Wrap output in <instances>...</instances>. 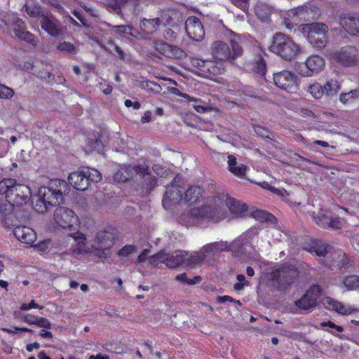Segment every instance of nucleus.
Segmentation results:
<instances>
[{"instance_id": "58", "label": "nucleus", "mask_w": 359, "mask_h": 359, "mask_svg": "<svg viewBox=\"0 0 359 359\" xmlns=\"http://www.w3.org/2000/svg\"><path fill=\"white\" fill-rule=\"evenodd\" d=\"M25 11L30 17H38L39 18V16L41 15L40 14V8L38 6H29L26 5Z\"/></svg>"}, {"instance_id": "9", "label": "nucleus", "mask_w": 359, "mask_h": 359, "mask_svg": "<svg viewBox=\"0 0 359 359\" xmlns=\"http://www.w3.org/2000/svg\"><path fill=\"white\" fill-rule=\"evenodd\" d=\"M116 236V233L114 229L97 232L91 244L92 251L100 258L109 257V249L114 245Z\"/></svg>"}, {"instance_id": "39", "label": "nucleus", "mask_w": 359, "mask_h": 359, "mask_svg": "<svg viewBox=\"0 0 359 359\" xmlns=\"http://www.w3.org/2000/svg\"><path fill=\"white\" fill-rule=\"evenodd\" d=\"M332 248L325 243H316L311 247L308 250L311 252H315L319 257H324L327 259L330 256Z\"/></svg>"}, {"instance_id": "24", "label": "nucleus", "mask_w": 359, "mask_h": 359, "mask_svg": "<svg viewBox=\"0 0 359 359\" xmlns=\"http://www.w3.org/2000/svg\"><path fill=\"white\" fill-rule=\"evenodd\" d=\"M29 194V188L27 186L16 183L13 188V195L8 200L17 204H21L26 202Z\"/></svg>"}, {"instance_id": "59", "label": "nucleus", "mask_w": 359, "mask_h": 359, "mask_svg": "<svg viewBox=\"0 0 359 359\" xmlns=\"http://www.w3.org/2000/svg\"><path fill=\"white\" fill-rule=\"evenodd\" d=\"M231 2L242 11H245L249 7V0H231Z\"/></svg>"}, {"instance_id": "19", "label": "nucleus", "mask_w": 359, "mask_h": 359, "mask_svg": "<svg viewBox=\"0 0 359 359\" xmlns=\"http://www.w3.org/2000/svg\"><path fill=\"white\" fill-rule=\"evenodd\" d=\"M13 234L19 241L29 245H32L36 240V233L34 230L26 226H15Z\"/></svg>"}, {"instance_id": "22", "label": "nucleus", "mask_w": 359, "mask_h": 359, "mask_svg": "<svg viewBox=\"0 0 359 359\" xmlns=\"http://www.w3.org/2000/svg\"><path fill=\"white\" fill-rule=\"evenodd\" d=\"M319 15L318 7L313 3L301 6L295 9H292L289 12V15H299L304 18L314 19Z\"/></svg>"}, {"instance_id": "23", "label": "nucleus", "mask_w": 359, "mask_h": 359, "mask_svg": "<svg viewBox=\"0 0 359 359\" xmlns=\"http://www.w3.org/2000/svg\"><path fill=\"white\" fill-rule=\"evenodd\" d=\"M13 26L15 34L18 38L30 43H34L35 42L34 36L26 30L25 23L22 20L16 18L13 22Z\"/></svg>"}, {"instance_id": "57", "label": "nucleus", "mask_w": 359, "mask_h": 359, "mask_svg": "<svg viewBox=\"0 0 359 359\" xmlns=\"http://www.w3.org/2000/svg\"><path fill=\"white\" fill-rule=\"evenodd\" d=\"M34 325L41 328L50 329L51 327L50 321L43 317H38L36 320H35Z\"/></svg>"}, {"instance_id": "20", "label": "nucleus", "mask_w": 359, "mask_h": 359, "mask_svg": "<svg viewBox=\"0 0 359 359\" xmlns=\"http://www.w3.org/2000/svg\"><path fill=\"white\" fill-rule=\"evenodd\" d=\"M340 25L352 35L359 36V15H344L340 17Z\"/></svg>"}, {"instance_id": "37", "label": "nucleus", "mask_w": 359, "mask_h": 359, "mask_svg": "<svg viewBox=\"0 0 359 359\" xmlns=\"http://www.w3.org/2000/svg\"><path fill=\"white\" fill-rule=\"evenodd\" d=\"M255 12L262 21H266L271 13V8L265 3L258 2L255 6Z\"/></svg>"}, {"instance_id": "47", "label": "nucleus", "mask_w": 359, "mask_h": 359, "mask_svg": "<svg viewBox=\"0 0 359 359\" xmlns=\"http://www.w3.org/2000/svg\"><path fill=\"white\" fill-rule=\"evenodd\" d=\"M57 48L60 51L66 52L71 54H75L76 53V46L74 44L67 41L60 43L57 46Z\"/></svg>"}, {"instance_id": "11", "label": "nucleus", "mask_w": 359, "mask_h": 359, "mask_svg": "<svg viewBox=\"0 0 359 359\" xmlns=\"http://www.w3.org/2000/svg\"><path fill=\"white\" fill-rule=\"evenodd\" d=\"M53 219L55 223L63 229H71L79 224V217L75 212L67 208L59 207L54 211Z\"/></svg>"}, {"instance_id": "51", "label": "nucleus", "mask_w": 359, "mask_h": 359, "mask_svg": "<svg viewBox=\"0 0 359 359\" xmlns=\"http://www.w3.org/2000/svg\"><path fill=\"white\" fill-rule=\"evenodd\" d=\"M162 259H163V252H160L149 257L148 263L153 266H158L160 263H162Z\"/></svg>"}, {"instance_id": "17", "label": "nucleus", "mask_w": 359, "mask_h": 359, "mask_svg": "<svg viewBox=\"0 0 359 359\" xmlns=\"http://www.w3.org/2000/svg\"><path fill=\"white\" fill-rule=\"evenodd\" d=\"M333 58L344 66L355 65L358 63V50L353 47H344L334 53Z\"/></svg>"}, {"instance_id": "42", "label": "nucleus", "mask_w": 359, "mask_h": 359, "mask_svg": "<svg viewBox=\"0 0 359 359\" xmlns=\"http://www.w3.org/2000/svg\"><path fill=\"white\" fill-rule=\"evenodd\" d=\"M344 285L348 290H359V276L351 275L344 279Z\"/></svg>"}, {"instance_id": "4", "label": "nucleus", "mask_w": 359, "mask_h": 359, "mask_svg": "<svg viewBox=\"0 0 359 359\" xmlns=\"http://www.w3.org/2000/svg\"><path fill=\"white\" fill-rule=\"evenodd\" d=\"M270 48L272 52L286 60L295 58L301 53L300 46L290 37L282 33H276L273 36V43Z\"/></svg>"}, {"instance_id": "29", "label": "nucleus", "mask_w": 359, "mask_h": 359, "mask_svg": "<svg viewBox=\"0 0 359 359\" xmlns=\"http://www.w3.org/2000/svg\"><path fill=\"white\" fill-rule=\"evenodd\" d=\"M205 65V68L202 74L205 77L210 79H214V76L220 74L224 72V67L221 63L218 64L212 60H207Z\"/></svg>"}, {"instance_id": "55", "label": "nucleus", "mask_w": 359, "mask_h": 359, "mask_svg": "<svg viewBox=\"0 0 359 359\" xmlns=\"http://www.w3.org/2000/svg\"><path fill=\"white\" fill-rule=\"evenodd\" d=\"M238 282L233 285V288L236 290H242L245 285H248V282L245 280V278L243 275L239 274L237 276Z\"/></svg>"}, {"instance_id": "16", "label": "nucleus", "mask_w": 359, "mask_h": 359, "mask_svg": "<svg viewBox=\"0 0 359 359\" xmlns=\"http://www.w3.org/2000/svg\"><path fill=\"white\" fill-rule=\"evenodd\" d=\"M186 32L189 37L194 41H200L205 36V30L198 18L191 16L185 22Z\"/></svg>"}, {"instance_id": "43", "label": "nucleus", "mask_w": 359, "mask_h": 359, "mask_svg": "<svg viewBox=\"0 0 359 359\" xmlns=\"http://www.w3.org/2000/svg\"><path fill=\"white\" fill-rule=\"evenodd\" d=\"M252 215L256 220L261 222H273L275 220V217L272 215L261 210H256L252 212Z\"/></svg>"}, {"instance_id": "25", "label": "nucleus", "mask_w": 359, "mask_h": 359, "mask_svg": "<svg viewBox=\"0 0 359 359\" xmlns=\"http://www.w3.org/2000/svg\"><path fill=\"white\" fill-rule=\"evenodd\" d=\"M158 50L161 51L163 55L170 58L182 59L187 56V53L184 50L168 43H161V47L158 48Z\"/></svg>"}, {"instance_id": "12", "label": "nucleus", "mask_w": 359, "mask_h": 359, "mask_svg": "<svg viewBox=\"0 0 359 359\" xmlns=\"http://www.w3.org/2000/svg\"><path fill=\"white\" fill-rule=\"evenodd\" d=\"M275 85L287 91H294L297 88L298 78L294 73L283 70L273 74Z\"/></svg>"}, {"instance_id": "26", "label": "nucleus", "mask_w": 359, "mask_h": 359, "mask_svg": "<svg viewBox=\"0 0 359 359\" xmlns=\"http://www.w3.org/2000/svg\"><path fill=\"white\" fill-rule=\"evenodd\" d=\"M227 158L229 170L238 177L243 178L248 168V166L243 163H238L236 158L233 155H229Z\"/></svg>"}, {"instance_id": "6", "label": "nucleus", "mask_w": 359, "mask_h": 359, "mask_svg": "<svg viewBox=\"0 0 359 359\" xmlns=\"http://www.w3.org/2000/svg\"><path fill=\"white\" fill-rule=\"evenodd\" d=\"M242 53V48L238 43L236 36L231 40L229 45L222 41H216L211 46L212 57L219 61L234 60L241 55Z\"/></svg>"}, {"instance_id": "18", "label": "nucleus", "mask_w": 359, "mask_h": 359, "mask_svg": "<svg viewBox=\"0 0 359 359\" xmlns=\"http://www.w3.org/2000/svg\"><path fill=\"white\" fill-rule=\"evenodd\" d=\"M41 28L51 36H57L62 33L60 23L51 14L43 13L39 16Z\"/></svg>"}, {"instance_id": "61", "label": "nucleus", "mask_w": 359, "mask_h": 359, "mask_svg": "<svg viewBox=\"0 0 359 359\" xmlns=\"http://www.w3.org/2000/svg\"><path fill=\"white\" fill-rule=\"evenodd\" d=\"M207 63V60H202L199 59H193L192 60V65L194 67H198L202 72H203L204 69L205 68V65Z\"/></svg>"}, {"instance_id": "30", "label": "nucleus", "mask_w": 359, "mask_h": 359, "mask_svg": "<svg viewBox=\"0 0 359 359\" xmlns=\"http://www.w3.org/2000/svg\"><path fill=\"white\" fill-rule=\"evenodd\" d=\"M325 95L328 98L336 97L341 90V83L334 79H328L323 85Z\"/></svg>"}, {"instance_id": "52", "label": "nucleus", "mask_w": 359, "mask_h": 359, "mask_svg": "<svg viewBox=\"0 0 359 359\" xmlns=\"http://www.w3.org/2000/svg\"><path fill=\"white\" fill-rule=\"evenodd\" d=\"M14 92L13 90L7 87L5 85L0 83V98L1 99H8L12 97L13 95Z\"/></svg>"}, {"instance_id": "44", "label": "nucleus", "mask_w": 359, "mask_h": 359, "mask_svg": "<svg viewBox=\"0 0 359 359\" xmlns=\"http://www.w3.org/2000/svg\"><path fill=\"white\" fill-rule=\"evenodd\" d=\"M193 108L200 114H203L208 111H210L213 108L205 102L201 100L197 99L192 104Z\"/></svg>"}, {"instance_id": "5", "label": "nucleus", "mask_w": 359, "mask_h": 359, "mask_svg": "<svg viewBox=\"0 0 359 359\" xmlns=\"http://www.w3.org/2000/svg\"><path fill=\"white\" fill-rule=\"evenodd\" d=\"M298 276L299 272L294 267L283 266L272 269L268 280L278 290L285 291L295 283Z\"/></svg>"}, {"instance_id": "35", "label": "nucleus", "mask_w": 359, "mask_h": 359, "mask_svg": "<svg viewBox=\"0 0 359 359\" xmlns=\"http://www.w3.org/2000/svg\"><path fill=\"white\" fill-rule=\"evenodd\" d=\"M16 184L14 179H4L0 182V194H4L7 199L13 195V188Z\"/></svg>"}, {"instance_id": "46", "label": "nucleus", "mask_w": 359, "mask_h": 359, "mask_svg": "<svg viewBox=\"0 0 359 359\" xmlns=\"http://www.w3.org/2000/svg\"><path fill=\"white\" fill-rule=\"evenodd\" d=\"M318 146H320L325 148L331 147L327 142L323 140H315L311 142L306 143V147L309 150L313 152L321 153V151L318 149Z\"/></svg>"}, {"instance_id": "54", "label": "nucleus", "mask_w": 359, "mask_h": 359, "mask_svg": "<svg viewBox=\"0 0 359 359\" xmlns=\"http://www.w3.org/2000/svg\"><path fill=\"white\" fill-rule=\"evenodd\" d=\"M32 309H42L43 306L36 304L34 300H32L29 304L23 303L20 306V312L26 311L30 310Z\"/></svg>"}, {"instance_id": "27", "label": "nucleus", "mask_w": 359, "mask_h": 359, "mask_svg": "<svg viewBox=\"0 0 359 359\" xmlns=\"http://www.w3.org/2000/svg\"><path fill=\"white\" fill-rule=\"evenodd\" d=\"M331 264L339 268H343L348 263V257L346 254L340 249H332V251L328 257Z\"/></svg>"}, {"instance_id": "32", "label": "nucleus", "mask_w": 359, "mask_h": 359, "mask_svg": "<svg viewBox=\"0 0 359 359\" xmlns=\"http://www.w3.org/2000/svg\"><path fill=\"white\" fill-rule=\"evenodd\" d=\"M111 30L127 39H130V37L137 39L140 36V34L130 25L113 26Z\"/></svg>"}, {"instance_id": "36", "label": "nucleus", "mask_w": 359, "mask_h": 359, "mask_svg": "<svg viewBox=\"0 0 359 359\" xmlns=\"http://www.w3.org/2000/svg\"><path fill=\"white\" fill-rule=\"evenodd\" d=\"M250 68L253 72L264 76L266 68V63L261 55H257L252 60L248 63Z\"/></svg>"}, {"instance_id": "49", "label": "nucleus", "mask_w": 359, "mask_h": 359, "mask_svg": "<svg viewBox=\"0 0 359 359\" xmlns=\"http://www.w3.org/2000/svg\"><path fill=\"white\" fill-rule=\"evenodd\" d=\"M137 251V248L133 245H126L120 249L117 253L119 257H128Z\"/></svg>"}, {"instance_id": "31", "label": "nucleus", "mask_w": 359, "mask_h": 359, "mask_svg": "<svg viewBox=\"0 0 359 359\" xmlns=\"http://www.w3.org/2000/svg\"><path fill=\"white\" fill-rule=\"evenodd\" d=\"M205 251L202 250L201 252H195L189 253L185 252L186 255L184 256V264L190 266H194L202 262L205 258Z\"/></svg>"}, {"instance_id": "28", "label": "nucleus", "mask_w": 359, "mask_h": 359, "mask_svg": "<svg viewBox=\"0 0 359 359\" xmlns=\"http://www.w3.org/2000/svg\"><path fill=\"white\" fill-rule=\"evenodd\" d=\"M184 251H176L172 254L166 255L163 253V259L162 263L165 264L169 268H175L181 264H184Z\"/></svg>"}, {"instance_id": "38", "label": "nucleus", "mask_w": 359, "mask_h": 359, "mask_svg": "<svg viewBox=\"0 0 359 359\" xmlns=\"http://www.w3.org/2000/svg\"><path fill=\"white\" fill-rule=\"evenodd\" d=\"M359 98V90L354 89L347 93H341L339 100L343 104H351Z\"/></svg>"}, {"instance_id": "62", "label": "nucleus", "mask_w": 359, "mask_h": 359, "mask_svg": "<svg viewBox=\"0 0 359 359\" xmlns=\"http://www.w3.org/2000/svg\"><path fill=\"white\" fill-rule=\"evenodd\" d=\"M217 302H221V303L226 302H234L235 304H236L239 306L241 305V303L238 300H235L231 297L227 296V295L218 297Z\"/></svg>"}, {"instance_id": "2", "label": "nucleus", "mask_w": 359, "mask_h": 359, "mask_svg": "<svg viewBox=\"0 0 359 359\" xmlns=\"http://www.w3.org/2000/svg\"><path fill=\"white\" fill-rule=\"evenodd\" d=\"M69 186L65 180L53 179L46 185L39 188L33 197V207L40 213H45L62 203L64 195L68 192Z\"/></svg>"}, {"instance_id": "13", "label": "nucleus", "mask_w": 359, "mask_h": 359, "mask_svg": "<svg viewBox=\"0 0 359 359\" xmlns=\"http://www.w3.org/2000/svg\"><path fill=\"white\" fill-rule=\"evenodd\" d=\"M306 69H300L299 74L304 77H309L322 72L325 66V59L318 55H311L304 62Z\"/></svg>"}, {"instance_id": "48", "label": "nucleus", "mask_w": 359, "mask_h": 359, "mask_svg": "<svg viewBox=\"0 0 359 359\" xmlns=\"http://www.w3.org/2000/svg\"><path fill=\"white\" fill-rule=\"evenodd\" d=\"M176 280L188 285H195L201 281V277L196 276L193 279H189L187 277L186 273H182L176 276Z\"/></svg>"}, {"instance_id": "21", "label": "nucleus", "mask_w": 359, "mask_h": 359, "mask_svg": "<svg viewBox=\"0 0 359 359\" xmlns=\"http://www.w3.org/2000/svg\"><path fill=\"white\" fill-rule=\"evenodd\" d=\"M322 302L327 309L334 311L342 315H349L355 311V309L350 305L344 304L328 297L323 298Z\"/></svg>"}, {"instance_id": "3", "label": "nucleus", "mask_w": 359, "mask_h": 359, "mask_svg": "<svg viewBox=\"0 0 359 359\" xmlns=\"http://www.w3.org/2000/svg\"><path fill=\"white\" fill-rule=\"evenodd\" d=\"M328 30V26L321 22L302 24L298 27V31L306 37L308 42L319 50L326 46Z\"/></svg>"}, {"instance_id": "56", "label": "nucleus", "mask_w": 359, "mask_h": 359, "mask_svg": "<svg viewBox=\"0 0 359 359\" xmlns=\"http://www.w3.org/2000/svg\"><path fill=\"white\" fill-rule=\"evenodd\" d=\"M344 220L339 217H336L334 218L331 217V222H330L329 229H341L344 226Z\"/></svg>"}, {"instance_id": "60", "label": "nucleus", "mask_w": 359, "mask_h": 359, "mask_svg": "<svg viewBox=\"0 0 359 359\" xmlns=\"http://www.w3.org/2000/svg\"><path fill=\"white\" fill-rule=\"evenodd\" d=\"M2 330L5 332L9 333V334H15L18 332H32V330L29 328L26 327H14L13 328H3Z\"/></svg>"}, {"instance_id": "53", "label": "nucleus", "mask_w": 359, "mask_h": 359, "mask_svg": "<svg viewBox=\"0 0 359 359\" xmlns=\"http://www.w3.org/2000/svg\"><path fill=\"white\" fill-rule=\"evenodd\" d=\"M320 326L323 327H329L330 328L333 329L334 330H329V332H330L332 334H335V331L337 332H341L344 330L342 327L337 325L333 322L330 320L321 323ZM327 330L328 331V330Z\"/></svg>"}, {"instance_id": "63", "label": "nucleus", "mask_w": 359, "mask_h": 359, "mask_svg": "<svg viewBox=\"0 0 359 359\" xmlns=\"http://www.w3.org/2000/svg\"><path fill=\"white\" fill-rule=\"evenodd\" d=\"M50 245L51 242L50 241H44L39 243L37 248L39 250L45 252L48 249Z\"/></svg>"}, {"instance_id": "40", "label": "nucleus", "mask_w": 359, "mask_h": 359, "mask_svg": "<svg viewBox=\"0 0 359 359\" xmlns=\"http://www.w3.org/2000/svg\"><path fill=\"white\" fill-rule=\"evenodd\" d=\"M203 250L205 251V252H212V254H216L219 252L229 250V249L226 242L220 241L208 244L203 247Z\"/></svg>"}, {"instance_id": "15", "label": "nucleus", "mask_w": 359, "mask_h": 359, "mask_svg": "<svg viewBox=\"0 0 359 359\" xmlns=\"http://www.w3.org/2000/svg\"><path fill=\"white\" fill-rule=\"evenodd\" d=\"M69 236L74 239V243L72 244L70 252L72 255H83L92 250L91 245L89 246L87 241V236L81 231L69 234Z\"/></svg>"}, {"instance_id": "45", "label": "nucleus", "mask_w": 359, "mask_h": 359, "mask_svg": "<svg viewBox=\"0 0 359 359\" xmlns=\"http://www.w3.org/2000/svg\"><path fill=\"white\" fill-rule=\"evenodd\" d=\"M15 318L20 319L21 320L29 324L34 325L35 320L37 319V316L31 314H21L20 311H16L13 313Z\"/></svg>"}, {"instance_id": "41", "label": "nucleus", "mask_w": 359, "mask_h": 359, "mask_svg": "<svg viewBox=\"0 0 359 359\" xmlns=\"http://www.w3.org/2000/svg\"><path fill=\"white\" fill-rule=\"evenodd\" d=\"M307 91L314 99H320L325 95L324 87L319 83H313L309 86Z\"/></svg>"}, {"instance_id": "64", "label": "nucleus", "mask_w": 359, "mask_h": 359, "mask_svg": "<svg viewBox=\"0 0 359 359\" xmlns=\"http://www.w3.org/2000/svg\"><path fill=\"white\" fill-rule=\"evenodd\" d=\"M302 115L303 117L310 118L311 120L317 118L316 114L309 109H302Z\"/></svg>"}, {"instance_id": "50", "label": "nucleus", "mask_w": 359, "mask_h": 359, "mask_svg": "<svg viewBox=\"0 0 359 359\" xmlns=\"http://www.w3.org/2000/svg\"><path fill=\"white\" fill-rule=\"evenodd\" d=\"M315 219L316 222L318 224V226L325 229L330 228L331 217L326 216L322 214L318 216V217H316Z\"/></svg>"}, {"instance_id": "10", "label": "nucleus", "mask_w": 359, "mask_h": 359, "mask_svg": "<svg viewBox=\"0 0 359 359\" xmlns=\"http://www.w3.org/2000/svg\"><path fill=\"white\" fill-rule=\"evenodd\" d=\"M181 177L177 176L173 180L170 187H167V190L163 196L162 203L165 209L170 208L172 205L179 203L183 200L182 191L184 188L180 184Z\"/></svg>"}, {"instance_id": "1", "label": "nucleus", "mask_w": 359, "mask_h": 359, "mask_svg": "<svg viewBox=\"0 0 359 359\" xmlns=\"http://www.w3.org/2000/svg\"><path fill=\"white\" fill-rule=\"evenodd\" d=\"M247 208L244 203L222 193L206 201L204 205L191 209L188 216L194 222L217 223L227 217L228 210L236 217H242Z\"/></svg>"}, {"instance_id": "7", "label": "nucleus", "mask_w": 359, "mask_h": 359, "mask_svg": "<svg viewBox=\"0 0 359 359\" xmlns=\"http://www.w3.org/2000/svg\"><path fill=\"white\" fill-rule=\"evenodd\" d=\"M101 179V174L97 170L89 168L73 172L68 176L69 183L74 189L80 191L86 190L90 182H97Z\"/></svg>"}, {"instance_id": "34", "label": "nucleus", "mask_w": 359, "mask_h": 359, "mask_svg": "<svg viewBox=\"0 0 359 359\" xmlns=\"http://www.w3.org/2000/svg\"><path fill=\"white\" fill-rule=\"evenodd\" d=\"M160 23L161 20L158 18L151 20L144 19L142 20L140 27L143 32L150 34L156 31Z\"/></svg>"}, {"instance_id": "8", "label": "nucleus", "mask_w": 359, "mask_h": 359, "mask_svg": "<svg viewBox=\"0 0 359 359\" xmlns=\"http://www.w3.org/2000/svg\"><path fill=\"white\" fill-rule=\"evenodd\" d=\"M135 174L138 175L140 177L149 180V187H153L156 184V179L150 177L149 167L145 163L134 166L121 165L114 174V178L118 182H125L132 178Z\"/></svg>"}, {"instance_id": "33", "label": "nucleus", "mask_w": 359, "mask_h": 359, "mask_svg": "<svg viewBox=\"0 0 359 359\" xmlns=\"http://www.w3.org/2000/svg\"><path fill=\"white\" fill-rule=\"evenodd\" d=\"M203 190L201 187L191 186L185 192L183 199L189 203L197 202L202 197Z\"/></svg>"}, {"instance_id": "14", "label": "nucleus", "mask_w": 359, "mask_h": 359, "mask_svg": "<svg viewBox=\"0 0 359 359\" xmlns=\"http://www.w3.org/2000/svg\"><path fill=\"white\" fill-rule=\"evenodd\" d=\"M321 292L320 285H312L306 294L295 302L297 306L304 310H309L316 306L317 301Z\"/></svg>"}]
</instances>
